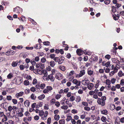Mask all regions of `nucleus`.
I'll use <instances>...</instances> for the list:
<instances>
[{
  "mask_svg": "<svg viewBox=\"0 0 124 124\" xmlns=\"http://www.w3.org/2000/svg\"><path fill=\"white\" fill-rule=\"evenodd\" d=\"M55 78L59 80L61 79L62 78V75L60 73L57 72L56 74Z\"/></svg>",
  "mask_w": 124,
  "mask_h": 124,
  "instance_id": "nucleus-7",
  "label": "nucleus"
},
{
  "mask_svg": "<svg viewBox=\"0 0 124 124\" xmlns=\"http://www.w3.org/2000/svg\"><path fill=\"white\" fill-rule=\"evenodd\" d=\"M97 102L99 104L101 105L102 106H104L105 104V101H102V100H101V99L100 98H98Z\"/></svg>",
  "mask_w": 124,
  "mask_h": 124,
  "instance_id": "nucleus-8",
  "label": "nucleus"
},
{
  "mask_svg": "<svg viewBox=\"0 0 124 124\" xmlns=\"http://www.w3.org/2000/svg\"><path fill=\"white\" fill-rule=\"evenodd\" d=\"M84 109L85 110L87 111H89L91 109L88 106L85 107L84 108Z\"/></svg>",
  "mask_w": 124,
  "mask_h": 124,
  "instance_id": "nucleus-47",
  "label": "nucleus"
},
{
  "mask_svg": "<svg viewBox=\"0 0 124 124\" xmlns=\"http://www.w3.org/2000/svg\"><path fill=\"white\" fill-rule=\"evenodd\" d=\"M106 83L107 85H109L111 84L110 81L109 79H107L106 81Z\"/></svg>",
  "mask_w": 124,
  "mask_h": 124,
  "instance_id": "nucleus-45",
  "label": "nucleus"
},
{
  "mask_svg": "<svg viewBox=\"0 0 124 124\" xmlns=\"http://www.w3.org/2000/svg\"><path fill=\"white\" fill-rule=\"evenodd\" d=\"M87 73L90 76H91L93 74V71L90 70V68H89L87 69Z\"/></svg>",
  "mask_w": 124,
  "mask_h": 124,
  "instance_id": "nucleus-16",
  "label": "nucleus"
},
{
  "mask_svg": "<svg viewBox=\"0 0 124 124\" xmlns=\"http://www.w3.org/2000/svg\"><path fill=\"white\" fill-rule=\"evenodd\" d=\"M119 14L120 16H124V11H122L120 12Z\"/></svg>",
  "mask_w": 124,
  "mask_h": 124,
  "instance_id": "nucleus-64",
  "label": "nucleus"
},
{
  "mask_svg": "<svg viewBox=\"0 0 124 124\" xmlns=\"http://www.w3.org/2000/svg\"><path fill=\"white\" fill-rule=\"evenodd\" d=\"M57 62H58L59 64H61L63 62V61L62 58H59L58 61Z\"/></svg>",
  "mask_w": 124,
  "mask_h": 124,
  "instance_id": "nucleus-51",
  "label": "nucleus"
},
{
  "mask_svg": "<svg viewBox=\"0 0 124 124\" xmlns=\"http://www.w3.org/2000/svg\"><path fill=\"white\" fill-rule=\"evenodd\" d=\"M46 88L48 91H50L53 89L52 87L50 86H47L46 87Z\"/></svg>",
  "mask_w": 124,
  "mask_h": 124,
  "instance_id": "nucleus-42",
  "label": "nucleus"
},
{
  "mask_svg": "<svg viewBox=\"0 0 124 124\" xmlns=\"http://www.w3.org/2000/svg\"><path fill=\"white\" fill-rule=\"evenodd\" d=\"M77 54L79 55H81L83 54V51L79 49H78L76 51Z\"/></svg>",
  "mask_w": 124,
  "mask_h": 124,
  "instance_id": "nucleus-11",
  "label": "nucleus"
},
{
  "mask_svg": "<svg viewBox=\"0 0 124 124\" xmlns=\"http://www.w3.org/2000/svg\"><path fill=\"white\" fill-rule=\"evenodd\" d=\"M44 75V76L46 77L48 75V73L46 70H41V75Z\"/></svg>",
  "mask_w": 124,
  "mask_h": 124,
  "instance_id": "nucleus-12",
  "label": "nucleus"
},
{
  "mask_svg": "<svg viewBox=\"0 0 124 124\" xmlns=\"http://www.w3.org/2000/svg\"><path fill=\"white\" fill-rule=\"evenodd\" d=\"M55 55L54 54H52L50 55V57L51 59H54L55 56Z\"/></svg>",
  "mask_w": 124,
  "mask_h": 124,
  "instance_id": "nucleus-59",
  "label": "nucleus"
},
{
  "mask_svg": "<svg viewBox=\"0 0 124 124\" xmlns=\"http://www.w3.org/2000/svg\"><path fill=\"white\" fill-rule=\"evenodd\" d=\"M68 79L70 81H72L74 78V77L73 76L68 77Z\"/></svg>",
  "mask_w": 124,
  "mask_h": 124,
  "instance_id": "nucleus-36",
  "label": "nucleus"
},
{
  "mask_svg": "<svg viewBox=\"0 0 124 124\" xmlns=\"http://www.w3.org/2000/svg\"><path fill=\"white\" fill-rule=\"evenodd\" d=\"M89 81L88 79L84 80L82 81V84L85 85H87L89 83Z\"/></svg>",
  "mask_w": 124,
  "mask_h": 124,
  "instance_id": "nucleus-10",
  "label": "nucleus"
},
{
  "mask_svg": "<svg viewBox=\"0 0 124 124\" xmlns=\"http://www.w3.org/2000/svg\"><path fill=\"white\" fill-rule=\"evenodd\" d=\"M34 47L36 49H39L41 48V46L40 44H38L35 45Z\"/></svg>",
  "mask_w": 124,
  "mask_h": 124,
  "instance_id": "nucleus-18",
  "label": "nucleus"
},
{
  "mask_svg": "<svg viewBox=\"0 0 124 124\" xmlns=\"http://www.w3.org/2000/svg\"><path fill=\"white\" fill-rule=\"evenodd\" d=\"M17 63L16 62H13L11 64V65L13 67H15L17 65Z\"/></svg>",
  "mask_w": 124,
  "mask_h": 124,
  "instance_id": "nucleus-32",
  "label": "nucleus"
},
{
  "mask_svg": "<svg viewBox=\"0 0 124 124\" xmlns=\"http://www.w3.org/2000/svg\"><path fill=\"white\" fill-rule=\"evenodd\" d=\"M60 117L58 115H55L54 116V119L56 121L58 120Z\"/></svg>",
  "mask_w": 124,
  "mask_h": 124,
  "instance_id": "nucleus-25",
  "label": "nucleus"
},
{
  "mask_svg": "<svg viewBox=\"0 0 124 124\" xmlns=\"http://www.w3.org/2000/svg\"><path fill=\"white\" fill-rule=\"evenodd\" d=\"M59 124H64L65 123V120L63 119L60 120L59 121Z\"/></svg>",
  "mask_w": 124,
  "mask_h": 124,
  "instance_id": "nucleus-34",
  "label": "nucleus"
},
{
  "mask_svg": "<svg viewBox=\"0 0 124 124\" xmlns=\"http://www.w3.org/2000/svg\"><path fill=\"white\" fill-rule=\"evenodd\" d=\"M15 52L13 50H9V51H8V54H14L15 53Z\"/></svg>",
  "mask_w": 124,
  "mask_h": 124,
  "instance_id": "nucleus-39",
  "label": "nucleus"
},
{
  "mask_svg": "<svg viewBox=\"0 0 124 124\" xmlns=\"http://www.w3.org/2000/svg\"><path fill=\"white\" fill-rule=\"evenodd\" d=\"M71 94L70 92H68L67 93L66 96L68 97H70L71 96Z\"/></svg>",
  "mask_w": 124,
  "mask_h": 124,
  "instance_id": "nucleus-60",
  "label": "nucleus"
},
{
  "mask_svg": "<svg viewBox=\"0 0 124 124\" xmlns=\"http://www.w3.org/2000/svg\"><path fill=\"white\" fill-rule=\"evenodd\" d=\"M116 79L114 78H112L110 81V82L112 84L114 83L116 81Z\"/></svg>",
  "mask_w": 124,
  "mask_h": 124,
  "instance_id": "nucleus-48",
  "label": "nucleus"
},
{
  "mask_svg": "<svg viewBox=\"0 0 124 124\" xmlns=\"http://www.w3.org/2000/svg\"><path fill=\"white\" fill-rule=\"evenodd\" d=\"M24 103L25 106L27 107L29 106L30 102L29 100H26L24 102Z\"/></svg>",
  "mask_w": 124,
  "mask_h": 124,
  "instance_id": "nucleus-14",
  "label": "nucleus"
},
{
  "mask_svg": "<svg viewBox=\"0 0 124 124\" xmlns=\"http://www.w3.org/2000/svg\"><path fill=\"white\" fill-rule=\"evenodd\" d=\"M115 108L116 106L115 105L111 104L110 106V110H113L115 109Z\"/></svg>",
  "mask_w": 124,
  "mask_h": 124,
  "instance_id": "nucleus-26",
  "label": "nucleus"
},
{
  "mask_svg": "<svg viewBox=\"0 0 124 124\" xmlns=\"http://www.w3.org/2000/svg\"><path fill=\"white\" fill-rule=\"evenodd\" d=\"M72 82L77 86H79L80 85L81 81H80L76 79L73 80Z\"/></svg>",
  "mask_w": 124,
  "mask_h": 124,
  "instance_id": "nucleus-9",
  "label": "nucleus"
},
{
  "mask_svg": "<svg viewBox=\"0 0 124 124\" xmlns=\"http://www.w3.org/2000/svg\"><path fill=\"white\" fill-rule=\"evenodd\" d=\"M13 11L17 13H19L20 12H22V9L19 7H17L14 8Z\"/></svg>",
  "mask_w": 124,
  "mask_h": 124,
  "instance_id": "nucleus-6",
  "label": "nucleus"
},
{
  "mask_svg": "<svg viewBox=\"0 0 124 124\" xmlns=\"http://www.w3.org/2000/svg\"><path fill=\"white\" fill-rule=\"evenodd\" d=\"M13 76V74L12 73H10L8 74V79H10Z\"/></svg>",
  "mask_w": 124,
  "mask_h": 124,
  "instance_id": "nucleus-35",
  "label": "nucleus"
},
{
  "mask_svg": "<svg viewBox=\"0 0 124 124\" xmlns=\"http://www.w3.org/2000/svg\"><path fill=\"white\" fill-rule=\"evenodd\" d=\"M55 79V78L53 76V74H50L47 77L46 80H50L51 82H53L54 81Z\"/></svg>",
  "mask_w": 124,
  "mask_h": 124,
  "instance_id": "nucleus-3",
  "label": "nucleus"
},
{
  "mask_svg": "<svg viewBox=\"0 0 124 124\" xmlns=\"http://www.w3.org/2000/svg\"><path fill=\"white\" fill-rule=\"evenodd\" d=\"M62 95H61L57 94L55 97V98L57 100L59 99L61 97Z\"/></svg>",
  "mask_w": 124,
  "mask_h": 124,
  "instance_id": "nucleus-38",
  "label": "nucleus"
},
{
  "mask_svg": "<svg viewBox=\"0 0 124 124\" xmlns=\"http://www.w3.org/2000/svg\"><path fill=\"white\" fill-rule=\"evenodd\" d=\"M118 70L117 68L116 67H114V69L113 70V71L115 73H116L117 72Z\"/></svg>",
  "mask_w": 124,
  "mask_h": 124,
  "instance_id": "nucleus-63",
  "label": "nucleus"
},
{
  "mask_svg": "<svg viewBox=\"0 0 124 124\" xmlns=\"http://www.w3.org/2000/svg\"><path fill=\"white\" fill-rule=\"evenodd\" d=\"M72 119V117L71 116H67V118L66 119V120L67 121H69Z\"/></svg>",
  "mask_w": 124,
  "mask_h": 124,
  "instance_id": "nucleus-33",
  "label": "nucleus"
},
{
  "mask_svg": "<svg viewBox=\"0 0 124 124\" xmlns=\"http://www.w3.org/2000/svg\"><path fill=\"white\" fill-rule=\"evenodd\" d=\"M55 63L54 61H52L49 63V65L51 67H54L55 65Z\"/></svg>",
  "mask_w": 124,
  "mask_h": 124,
  "instance_id": "nucleus-20",
  "label": "nucleus"
},
{
  "mask_svg": "<svg viewBox=\"0 0 124 124\" xmlns=\"http://www.w3.org/2000/svg\"><path fill=\"white\" fill-rule=\"evenodd\" d=\"M110 64V62H107L105 64V66L106 67H108Z\"/></svg>",
  "mask_w": 124,
  "mask_h": 124,
  "instance_id": "nucleus-62",
  "label": "nucleus"
},
{
  "mask_svg": "<svg viewBox=\"0 0 124 124\" xmlns=\"http://www.w3.org/2000/svg\"><path fill=\"white\" fill-rule=\"evenodd\" d=\"M75 71L73 70H72L70 71L68 75V77L72 76L75 73Z\"/></svg>",
  "mask_w": 124,
  "mask_h": 124,
  "instance_id": "nucleus-21",
  "label": "nucleus"
},
{
  "mask_svg": "<svg viewBox=\"0 0 124 124\" xmlns=\"http://www.w3.org/2000/svg\"><path fill=\"white\" fill-rule=\"evenodd\" d=\"M16 84L17 85H20L22 82L21 78L20 77H16L14 79Z\"/></svg>",
  "mask_w": 124,
  "mask_h": 124,
  "instance_id": "nucleus-2",
  "label": "nucleus"
},
{
  "mask_svg": "<svg viewBox=\"0 0 124 124\" xmlns=\"http://www.w3.org/2000/svg\"><path fill=\"white\" fill-rule=\"evenodd\" d=\"M45 95L44 94H42L39 96L38 97V98L39 100H42L45 98Z\"/></svg>",
  "mask_w": 124,
  "mask_h": 124,
  "instance_id": "nucleus-23",
  "label": "nucleus"
},
{
  "mask_svg": "<svg viewBox=\"0 0 124 124\" xmlns=\"http://www.w3.org/2000/svg\"><path fill=\"white\" fill-rule=\"evenodd\" d=\"M110 2V0H105L104 1V3L106 5L109 4Z\"/></svg>",
  "mask_w": 124,
  "mask_h": 124,
  "instance_id": "nucleus-50",
  "label": "nucleus"
},
{
  "mask_svg": "<svg viewBox=\"0 0 124 124\" xmlns=\"http://www.w3.org/2000/svg\"><path fill=\"white\" fill-rule=\"evenodd\" d=\"M55 104L57 107H58L60 106V103L59 101H57L55 102Z\"/></svg>",
  "mask_w": 124,
  "mask_h": 124,
  "instance_id": "nucleus-46",
  "label": "nucleus"
},
{
  "mask_svg": "<svg viewBox=\"0 0 124 124\" xmlns=\"http://www.w3.org/2000/svg\"><path fill=\"white\" fill-rule=\"evenodd\" d=\"M101 113L103 114L107 115L108 114L107 111L106 109L101 110Z\"/></svg>",
  "mask_w": 124,
  "mask_h": 124,
  "instance_id": "nucleus-19",
  "label": "nucleus"
},
{
  "mask_svg": "<svg viewBox=\"0 0 124 124\" xmlns=\"http://www.w3.org/2000/svg\"><path fill=\"white\" fill-rule=\"evenodd\" d=\"M36 66L37 68H39L42 69H43L45 68L44 64H42L41 62L37 63Z\"/></svg>",
  "mask_w": 124,
  "mask_h": 124,
  "instance_id": "nucleus-4",
  "label": "nucleus"
},
{
  "mask_svg": "<svg viewBox=\"0 0 124 124\" xmlns=\"http://www.w3.org/2000/svg\"><path fill=\"white\" fill-rule=\"evenodd\" d=\"M51 117L48 118L47 121V124H50L51 123Z\"/></svg>",
  "mask_w": 124,
  "mask_h": 124,
  "instance_id": "nucleus-40",
  "label": "nucleus"
},
{
  "mask_svg": "<svg viewBox=\"0 0 124 124\" xmlns=\"http://www.w3.org/2000/svg\"><path fill=\"white\" fill-rule=\"evenodd\" d=\"M68 108V107L67 105L63 106L61 107V108L64 110H66Z\"/></svg>",
  "mask_w": 124,
  "mask_h": 124,
  "instance_id": "nucleus-30",
  "label": "nucleus"
},
{
  "mask_svg": "<svg viewBox=\"0 0 124 124\" xmlns=\"http://www.w3.org/2000/svg\"><path fill=\"white\" fill-rule=\"evenodd\" d=\"M37 80L35 78H34L33 79L32 84L33 85H35L37 83Z\"/></svg>",
  "mask_w": 124,
  "mask_h": 124,
  "instance_id": "nucleus-54",
  "label": "nucleus"
},
{
  "mask_svg": "<svg viewBox=\"0 0 124 124\" xmlns=\"http://www.w3.org/2000/svg\"><path fill=\"white\" fill-rule=\"evenodd\" d=\"M85 70H83L80 71L79 73L77 74L76 76V77L77 78H79L81 77L85 74Z\"/></svg>",
  "mask_w": 124,
  "mask_h": 124,
  "instance_id": "nucleus-5",
  "label": "nucleus"
},
{
  "mask_svg": "<svg viewBox=\"0 0 124 124\" xmlns=\"http://www.w3.org/2000/svg\"><path fill=\"white\" fill-rule=\"evenodd\" d=\"M30 84L29 81L27 80H25L24 82V84L26 86Z\"/></svg>",
  "mask_w": 124,
  "mask_h": 124,
  "instance_id": "nucleus-27",
  "label": "nucleus"
},
{
  "mask_svg": "<svg viewBox=\"0 0 124 124\" xmlns=\"http://www.w3.org/2000/svg\"><path fill=\"white\" fill-rule=\"evenodd\" d=\"M7 117L5 115H4V118L2 119V121L3 122L6 121L7 120Z\"/></svg>",
  "mask_w": 124,
  "mask_h": 124,
  "instance_id": "nucleus-43",
  "label": "nucleus"
},
{
  "mask_svg": "<svg viewBox=\"0 0 124 124\" xmlns=\"http://www.w3.org/2000/svg\"><path fill=\"white\" fill-rule=\"evenodd\" d=\"M41 61L42 63H45L46 61V59L45 58L43 57L41 59Z\"/></svg>",
  "mask_w": 124,
  "mask_h": 124,
  "instance_id": "nucleus-41",
  "label": "nucleus"
},
{
  "mask_svg": "<svg viewBox=\"0 0 124 124\" xmlns=\"http://www.w3.org/2000/svg\"><path fill=\"white\" fill-rule=\"evenodd\" d=\"M75 98L74 96L72 95L71 96L70 98V101H73L75 100Z\"/></svg>",
  "mask_w": 124,
  "mask_h": 124,
  "instance_id": "nucleus-24",
  "label": "nucleus"
},
{
  "mask_svg": "<svg viewBox=\"0 0 124 124\" xmlns=\"http://www.w3.org/2000/svg\"><path fill=\"white\" fill-rule=\"evenodd\" d=\"M82 104L84 106H87L88 105L87 103L86 102L83 101L82 103Z\"/></svg>",
  "mask_w": 124,
  "mask_h": 124,
  "instance_id": "nucleus-61",
  "label": "nucleus"
},
{
  "mask_svg": "<svg viewBox=\"0 0 124 124\" xmlns=\"http://www.w3.org/2000/svg\"><path fill=\"white\" fill-rule=\"evenodd\" d=\"M24 92H21L18 93H17L16 94V96L17 98L19 97L22 96Z\"/></svg>",
  "mask_w": 124,
  "mask_h": 124,
  "instance_id": "nucleus-15",
  "label": "nucleus"
},
{
  "mask_svg": "<svg viewBox=\"0 0 124 124\" xmlns=\"http://www.w3.org/2000/svg\"><path fill=\"white\" fill-rule=\"evenodd\" d=\"M94 87V85L93 83H89L87 85V88L90 90H91Z\"/></svg>",
  "mask_w": 124,
  "mask_h": 124,
  "instance_id": "nucleus-13",
  "label": "nucleus"
},
{
  "mask_svg": "<svg viewBox=\"0 0 124 124\" xmlns=\"http://www.w3.org/2000/svg\"><path fill=\"white\" fill-rule=\"evenodd\" d=\"M48 115V112L47 111H46L45 112L43 110H40L39 111V115L41 116V119L42 120H46Z\"/></svg>",
  "mask_w": 124,
  "mask_h": 124,
  "instance_id": "nucleus-1",
  "label": "nucleus"
},
{
  "mask_svg": "<svg viewBox=\"0 0 124 124\" xmlns=\"http://www.w3.org/2000/svg\"><path fill=\"white\" fill-rule=\"evenodd\" d=\"M45 86V84H41L40 86H39V87H40V88L41 89H43L44 88Z\"/></svg>",
  "mask_w": 124,
  "mask_h": 124,
  "instance_id": "nucleus-49",
  "label": "nucleus"
},
{
  "mask_svg": "<svg viewBox=\"0 0 124 124\" xmlns=\"http://www.w3.org/2000/svg\"><path fill=\"white\" fill-rule=\"evenodd\" d=\"M41 70L39 69H37V70H35L34 72L36 74H39L40 75H41Z\"/></svg>",
  "mask_w": 124,
  "mask_h": 124,
  "instance_id": "nucleus-17",
  "label": "nucleus"
},
{
  "mask_svg": "<svg viewBox=\"0 0 124 124\" xmlns=\"http://www.w3.org/2000/svg\"><path fill=\"white\" fill-rule=\"evenodd\" d=\"M71 112L74 114L75 113H78V111L77 110L75 109H73L71 110Z\"/></svg>",
  "mask_w": 124,
  "mask_h": 124,
  "instance_id": "nucleus-55",
  "label": "nucleus"
},
{
  "mask_svg": "<svg viewBox=\"0 0 124 124\" xmlns=\"http://www.w3.org/2000/svg\"><path fill=\"white\" fill-rule=\"evenodd\" d=\"M101 119V120L103 122H105L107 120L106 117L104 116H102Z\"/></svg>",
  "mask_w": 124,
  "mask_h": 124,
  "instance_id": "nucleus-28",
  "label": "nucleus"
},
{
  "mask_svg": "<svg viewBox=\"0 0 124 124\" xmlns=\"http://www.w3.org/2000/svg\"><path fill=\"white\" fill-rule=\"evenodd\" d=\"M26 78L27 80H31L32 79L31 76L30 75L27 76L26 77Z\"/></svg>",
  "mask_w": 124,
  "mask_h": 124,
  "instance_id": "nucleus-57",
  "label": "nucleus"
},
{
  "mask_svg": "<svg viewBox=\"0 0 124 124\" xmlns=\"http://www.w3.org/2000/svg\"><path fill=\"white\" fill-rule=\"evenodd\" d=\"M55 99H52L50 101V102L51 104H53L55 103Z\"/></svg>",
  "mask_w": 124,
  "mask_h": 124,
  "instance_id": "nucleus-44",
  "label": "nucleus"
},
{
  "mask_svg": "<svg viewBox=\"0 0 124 124\" xmlns=\"http://www.w3.org/2000/svg\"><path fill=\"white\" fill-rule=\"evenodd\" d=\"M30 91L29 89H26L25 91V93L26 94H27L30 93Z\"/></svg>",
  "mask_w": 124,
  "mask_h": 124,
  "instance_id": "nucleus-58",
  "label": "nucleus"
},
{
  "mask_svg": "<svg viewBox=\"0 0 124 124\" xmlns=\"http://www.w3.org/2000/svg\"><path fill=\"white\" fill-rule=\"evenodd\" d=\"M59 68L61 70L63 71H64L65 69V67L63 66H60L59 67Z\"/></svg>",
  "mask_w": 124,
  "mask_h": 124,
  "instance_id": "nucleus-31",
  "label": "nucleus"
},
{
  "mask_svg": "<svg viewBox=\"0 0 124 124\" xmlns=\"http://www.w3.org/2000/svg\"><path fill=\"white\" fill-rule=\"evenodd\" d=\"M31 63L32 65H35L36 64V61L34 60H31Z\"/></svg>",
  "mask_w": 124,
  "mask_h": 124,
  "instance_id": "nucleus-52",
  "label": "nucleus"
},
{
  "mask_svg": "<svg viewBox=\"0 0 124 124\" xmlns=\"http://www.w3.org/2000/svg\"><path fill=\"white\" fill-rule=\"evenodd\" d=\"M81 100L80 97L79 96H77L76 99V101L77 102H79Z\"/></svg>",
  "mask_w": 124,
  "mask_h": 124,
  "instance_id": "nucleus-29",
  "label": "nucleus"
},
{
  "mask_svg": "<svg viewBox=\"0 0 124 124\" xmlns=\"http://www.w3.org/2000/svg\"><path fill=\"white\" fill-rule=\"evenodd\" d=\"M44 108L46 110L48 109H49L48 105L47 104H45L44 106Z\"/></svg>",
  "mask_w": 124,
  "mask_h": 124,
  "instance_id": "nucleus-53",
  "label": "nucleus"
},
{
  "mask_svg": "<svg viewBox=\"0 0 124 124\" xmlns=\"http://www.w3.org/2000/svg\"><path fill=\"white\" fill-rule=\"evenodd\" d=\"M31 99L33 100H35L36 98V96L35 95L33 94H31Z\"/></svg>",
  "mask_w": 124,
  "mask_h": 124,
  "instance_id": "nucleus-37",
  "label": "nucleus"
},
{
  "mask_svg": "<svg viewBox=\"0 0 124 124\" xmlns=\"http://www.w3.org/2000/svg\"><path fill=\"white\" fill-rule=\"evenodd\" d=\"M120 85L123 86L124 85V79H122L121 80L120 82Z\"/></svg>",
  "mask_w": 124,
  "mask_h": 124,
  "instance_id": "nucleus-56",
  "label": "nucleus"
},
{
  "mask_svg": "<svg viewBox=\"0 0 124 124\" xmlns=\"http://www.w3.org/2000/svg\"><path fill=\"white\" fill-rule=\"evenodd\" d=\"M43 104V102H39L38 104L36 105V108H39V107H41Z\"/></svg>",
  "mask_w": 124,
  "mask_h": 124,
  "instance_id": "nucleus-22",
  "label": "nucleus"
}]
</instances>
